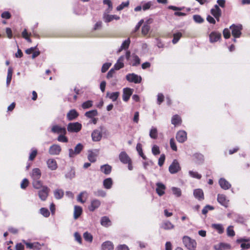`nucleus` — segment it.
Instances as JSON below:
<instances>
[{
    "mask_svg": "<svg viewBox=\"0 0 250 250\" xmlns=\"http://www.w3.org/2000/svg\"><path fill=\"white\" fill-rule=\"evenodd\" d=\"M229 28L231 29L232 35L234 38H238L240 37L242 34L241 31L243 29L242 25L241 24L235 25L233 24L230 26ZM233 41L235 42L236 39H234Z\"/></svg>",
    "mask_w": 250,
    "mask_h": 250,
    "instance_id": "7ed1b4c3",
    "label": "nucleus"
},
{
    "mask_svg": "<svg viewBox=\"0 0 250 250\" xmlns=\"http://www.w3.org/2000/svg\"><path fill=\"white\" fill-rule=\"evenodd\" d=\"M231 247L229 244H225L223 243H220L217 246H215L214 248L216 250H229Z\"/></svg>",
    "mask_w": 250,
    "mask_h": 250,
    "instance_id": "c85d7f7f",
    "label": "nucleus"
},
{
    "mask_svg": "<svg viewBox=\"0 0 250 250\" xmlns=\"http://www.w3.org/2000/svg\"><path fill=\"white\" fill-rule=\"evenodd\" d=\"M165 158V155L164 154H162L158 160V165L160 167H162L164 165Z\"/></svg>",
    "mask_w": 250,
    "mask_h": 250,
    "instance_id": "e2e57ef3",
    "label": "nucleus"
},
{
    "mask_svg": "<svg viewBox=\"0 0 250 250\" xmlns=\"http://www.w3.org/2000/svg\"><path fill=\"white\" fill-rule=\"evenodd\" d=\"M182 36V34L181 32H177L173 34V39L172 40V43L173 44L176 43Z\"/></svg>",
    "mask_w": 250,
    "mask_h": 250,
    "instance_id": "49530a36",
    "label": "nucleus"
},
{
    "mask_svg": "<svg viewBox=\"0 0 250 250\" xmlns=\"http://www.w3.org/2000/svg\"><path fill=\"white\" fill-rule=\"evenodd\" d=\"M119 94L120 93L119 92H115L111 93L107 92L106 96L108 97L110 99L112 100V101L114 102L117 100L119 96Z\"/></svg>",
    "mask_w": 250,
    "mask_h": 250,
    "instance_id": "e433bc0d",
    "label": "nucleus"
},
{
    "mask_svg": "<svg viewBox=\"0 0 250 250\" xmlns=\"http://www.w3.org/2000/svg\"><path fill=\"white\" fill-rule=\"evenodd\" d=\"M130 43V40L128 38L127 40H125L123 43L122 44L120 48L117 51V52L119 53L120 52H121L123 49H128Z\"/></svg>",
    "mask_w": 250,
    "mask_h": 250,
    "instance_id": "473e14b6",
    "label": "nucleus"
},
{
    "mask_svg": "<svg viewBox=\"0 0 250 250\" xmlns=\"http://www.w3.org/2000/svg\"><path fill=\"white\" fill-rule=\"evenodd\" d=\"M173 193L176 197H180L181 195V191L179 188L173 187L172 188Z\"/></svg>",
    "mask_w": 250,
    "mask_h": 250,
    "instance_id": "4d7b16f0",
    "label": "nucleus"
},
{
    "mask_svg": "<svg viewBox=\"0 0 250 250\" xmlns=\"http://www.w3.org/2000/svg\"><path fill=\"white\" fill-rule=\"evenodd\" d=\"M124 60V57L123 56H121L118 60L117 62L114 64V68L115 70H119L124 67V64L123 61Z\"/></svg>",
    "mask_w": 250,
    "mask_h": 250,
    "instance_id": "a878e982",
    "label": "nucleus"
},
{
    "mask_svg": "<svg viewBox=\"0 0 250 250\" xmlns=\"http://www.w3.org/2000/svg\"><path fill=\"white\" fill-rule=\"evenodd\" d=\"M97 155L92 151H89L87 156L88 160L91 163H94L96 161Z\"/></svg>",
    "mask_w": 250,
    "mask_h": 250,
    "instance_id": "c9c22d12",
    "label": "nucleus"
},
{
    "mask_svg": "<svg viewBox=\"0 0 250 250\" xmlns=\"http://www.w3.org/2000/svg\"><path fill=\"white\" fill-rule=\"evenodd\" d=\"M92 140L94 142L99 141L102 137V133L101 130L98 129L94 130L91 134Z\"/></svg>",
    "mask_w": 250,
    "mask_h": 250,
    "instance_id": "f3484780",
    "label": "nucleus"
},
{
    "mask_svg": "<svg viewBox=\"0 0 250 250\" xmlns=\"http://www.w3.org/2000/svg\"><path fill=\"white\" fill-rule=\"evenodd\" d=\"M79 114L76 109L70 110L66 115L67 119L68 121H72L78 118Z\"/></svg>",
    "mask_w": 250,
    "mask_h": 250,
    "instance_id": "2eb2a0df",
    "label": "nucleus"
},
{
    "mask_svg": "<svg viewBox=\"0 0 250 250\" xmlns=\"http://www.w3.org/2000/svg\"><path fill=\"white\" fill-rule=\"evenodd\" d=\"M114 246L110 241H106L102 245V250H113Z\"/></svg>",
    "mask_w": 250,
    "mask_h": 250,
    "instance_id": "cd10ccee",
    "label": "nucleus"
},
{
    "mask_svg": "<svg viewBox=\"0 0 250 250\" xmlns=\"http://www.w3.org/2000/svg\"><path fill=\"white\" fill-rule=\"evenodd\" d=\"M42 173L41 170L38 168H35L32 169L31 178L33 180H39L41 177Z\"/></svg>",
    "mask_w": 250,
    "mask_h": 250,
    "instance_id": "6ab92c4d",
    "label": "nucleus"
},
{
    "mask_svg": "<svg viewBox=\"0 0 250 250\" xmlns=\"http://www.w3.org/2000/svg\"><path fill=\"white\" fill-rule=\"evenodd\" d=\"M227 235L230 237H233L235 235V233L233 230V227L232 226H229L228 227L227 229Z\"/></svg>",
    "mask_w": 250,
    "mask_h": 250,
    "instance_id": "8fccbe9b",
    "label": "nucleus"
},
{
    "mask_svg": "<svg viewBox=\"0 0 250 250\" xmlns=\"http://www.w3.org/2000/svg\"><path fill=\"white\" fill-rule=\"evenodd\" d=\"M29 183V181L27 179H23L21 184V188L22 189H25L28 186Z\"/></svg>",
    "mask_w": 250,
    "mask_h": 250,
    "instance_id": "13d9d810",
    "label": "nucleus"
},
{
    "mask_svg": "<svg viewBox=\"0 0 250 250\" xmlns=\"http://www.w3.org/2000/svg\"><path fill=\"white\" fill-rule=\"evenodd\" d=\"M62 150L61 146L58 145H53L49 148V153L52 155H59Z\"/></svg>",
    "mask_w": 250,
    "mask_h": 250,
    "instance_id": "ddd939ff",
    "label": "nucleus"
},
{
    "mask_svg": "<svg viewBox=\"0 0 250 250\" xmlns=\"http://www.w3.org/2000/svg\"><path fill=\"white\" fill-rule=\"evenodd\" d=\"M156 185L157 187L156 188V193L160 196L163 195L165 193V190L166 188V187L165 186V185L159 182L157 183Z\"/></svg>",
    "mask_w": 250,
    "mask_h": 250,
    "instance_id": "dca6fc26",
    "label": "nucleus"
},
{
    "mask_svg": "<svg viewBox=\"0 0 250 250\" xmlns=\"http://www.w3.org/2000/svg\"><path fill=\"white\" fill-rule=\"evenodd\" d=\"M223 34L224 37L226 39H229L230 37V31L228 28H225L223 30Z\"/></svg>",
    "mask_w": 250,
    "mask_h": 250,
    "instance_id": "69168bd1",
    "label": "nucleus"
},
{
    "mask_svg": "<svg viewBox=\"0 0 250 250\" xmlns=\"http://www.w3.org/2000/svg\"><path fill=\"white\" fill-rule=\"evenodd\" d=\"M152 153L154 155H158L160 153V150L159 147L155 145L152 147Z\"/></svg>",
    "mask_w": 250,
    "mask_h": 250,
    "instance_id": "5fc2aeb1",
    "label": "nucleus"
},
{
    "mask_svg": "<svg viewBox=\"0 0 250 250\" xmlns=\"http://www.w3.org/2000/svg\"><path fill=\"white\" fill-rule=\"evenodd\" d=\"M211 14L215 17H221L222 15V11L218 5H215L213 8L210 10Z\"/></svg>",
    "mask_w": 250,
    "mask_h": 250,
    "instance_id": "b1692460",
    "label": "nucleus"
},
{
    "mask_svg": "<svg viewBox=\"0 0 250 250\" xmlns=\"http://www.w3.org/2000/svg\"><path fill=\"white\" fill-rule=\"evenodd\" d=\"M98 114V111L96 109L90 110L85 113L84 115L88 118H93L97 116Z\"/></svg>",
    "mask_w": 250,
    "mask_h": 250,
    "instance_id": "f704fd0d",
    "label": "nucleus"
},
{
    "mask_svg": "<svg viewBox=\"0 0 250 250\" xmlns=\"http://www.w3.org/2000/svg\"><path fill=\"white\" fill-rule=\"evenodd\" d=\"M93 105V101L91 100H88L86 102H83L82 104V107L83 109H88L92 107Z\"/></svg>",
    "mask_w": 250,
    "mask_h": 250,
    "instance_id": "a18cd8bd",
    "label": "nucleus"
},
{
    "mask_svg": "<svg viewBox=\"0 0 250 250\" xmlns=\"http://www.w3.org/2000/svg\"><path fill=\"white\" fill-rule=\"evenodd\" d=\"M101 205V202L97 199H94L91 201L88 209L91 211H94L96 209L98 208Z\"/></svg>",
    "mask_w": 250,
    "mask_h": 250,
    "instance_id": "a211bd4d",
    "label": "nucleus"
},
{
    "mask_svg": "<svg viewBox=\"0 0 250 250\" xmlns=\"http://www.w3.org/2000/svg\"><path fill=\"white\" fill-rule=\"evenodd\" d=\"M149 136L151 138L156 139L158 137V131L156 128L152 127L149 132Z\"/></svg>",
    "mask_w": 250,
    "mask_h": 250,
    "instance_id": "37998d69",
    "label": "nucleus"
},
{
    "mask_svg": "<svg viewBox=\"0 0 250 250\" xmlns=\"http://www.w3.org/2000/svg\"><path fill=\"white\" fill-rule=\"evenodd\" d=\"M83 146L79 143L76 145L74 149L72 148L69 149V156L70 157H74L76 155L79 154L83 149Z\"/></svg>",
    "mask_w": 250,
    "mask_h": 250,
    "instance_id": "0eeeda50",
    "label": "nucleus"
},
{
    "mask_svg": "<svg viewBox=\"0 0 250 250\" xmlns=\"http://www.w3.org/2000/svg\"><path fill=\"white\" fill-rule=\"evenodd\" d=\"M182 122V119L179 115L176 114L172 116L171 118V124L175 126L180 125Z\"/></svg>",
    "mask_w": 250,
    "mask_h": 250,
    "instance_id": "4be33fe9",
    "label": "nucleus"
},
{
    "mask_svg": "<svg viewBox=\"0 0 250 250\" xmlns=\"http://www.w3.org/2000/svg\"><path fill=\"white\" fill-rule=\"evenodd\" d=\"M169 143H170V146L171 148L173 151H177V146H176V143L175 142V140H174V138H171L170 139Z\"/></svg>",
    "mask_w": 250,
    "mask_h": 250,
    "instance_id": "bf43d9fd",
    "label": "nucleus"
},
{
    "mask_svg": "<svg viewBox=\"0 0 250 250\" xmlns=\"http://www.w3.org/2000/svg\"><path fill=\"white\" fill-rule=\"evenodd\" d=\"M189 174L193 178H195L198 179H200L202 177V176L201 174H199L196 171H189Z\"/></svg>",
    "mask_w": 250,
    "mask_h": 250,
    "instance_id": "6e6d98bb",
    "label": "nucleus"
},
{
    "mask_svg": "<svg viewBox=\"0 0 250 250\" xmlns=\"http://www.w3.org/2000/svg\"><path fill=\"white\" fill-rule=\"evenodd\" d=\"M136 150L138 151L139 155L144 159L146 160V157L144 155L143 152V149H142V145L140 143H138L136 146Z\"/></svg>",
    "mask_w": 250,
    "mask_h": 250,
    "instance_id": "4c0bfd02",
    "label": "nucleus"
},
{
    "mask_svg": "<svg viewBox=\"0 0 250 250\" xmlns=\"http://www.w3.org/2000/svg\"><path fill=\"white\" fill-rule=\"evenodd\" d=\"M65 134H61L57 138L59 142L67 143L68 141V138L65 136Z\"/></svg>",
    "mask_w": 250,
    "mask_h": 250,
    "instance_id": "864d4df0",
    "label": "nucleus"
},
{
    "mask_svg": "<svg viewBox=\"0 0 250 250\" xmlns=\"http://www.w3.org/2000/svg\"><path fill=\"white\" fill-rule=\"evenodd\" d=\"M214 208L210 205H206L202 209V212L203 214L206 215L209 210H213Z\"/></svg>",
    "mask_w": 250,
    "mask_h": 250,
    "instance_id": "680f3d73",
    "label": "nucleus"
},
{
    "mask_svg": "<svg viewBox=\"0 0 250 250\" xmlns=\"http://www.w3.org/2000/svg\"><path fill=\"white\" fill-rule=\"evenodd\" d=\"M32 185L34 188L39 189L43 188L44 186H43L42 182L39 180H35L32 181Z\"/></svg>",
    "mask_w": 250,
    "mask_h": 250,
    "instance_id": "7c9ffc66",
    "label": "nucleus"
},
{
    "mask_svg": "<svg viewBox=\"0 0 250 250\" xmlns=\"http://www.w3.org/2000/svg\"><path fill=\"white\" fill-rule=\"evenodd\" d=\"M217 201L222 206L227 207L229 201L227 199L226 196L224 194H219L217 195Z\"/></svg>",
    "mask_w": 250,
    "mask_h": 250,
    "instance_id": "412c9836",
    "label": "nucleus"
},
{
    "mask_svg": "<svg viewBox=\"0 0 250 250\" xmlns=\"http://www.w3.org/2000/svg\"><path fill=\"white\" fill-rule=\"evenodd\" d=\"M13 74V68L12 67H9L8 69L7 75L6 78V84L7 86L9 85L12 80Z\"/></svg>",
    "mask_w": 250,
    "mask_h": 250,
    "instance_id": "58836bf2",
    "label": "nucleus"
},
{
    "mask_svg": "<svg viewBox=\"0 0 250 250\" xmlns=\"http://www.w3.org/2000/svg\"><path fill=\"white\" fill-rule=\"evenodd\" d=\"M150 30V26L147 24H145L142 28V33L144 35H146L148 34Z\"/></svg>",
    "mask_w": 250,
    "mask_h": 250,
    "instance_id": "3c124183",
    "label": "nucleus"
},
{
    "mask_svg": "<svg viewBox=\"0 0 250 250\" xmlns=\"http://www.w3.org/2000/svg\"><path fill=\"white\" fill-rule=\"evenodd\" d=\"M193 20L197 23H202L204 21L203 19L198 15H194Z\"/></svg>",
    "mask_w": 250,
    "mask_h": 250,
    "instance_id": "338daca9",
    "label": "nucleus"
},
{
    "mask_svg": "<svg viewBox=\"0 0 250 250\" xmlns=\"http://www.w3.org/2000/svg\"><path fill=\"white\" fill-rule=\"evenodd\" d=\"M111 64L110 63H105L103 64L102 67L101 71L103 73L105 72L110 67Z\"/></svg>",
    "mask_w": 250,
    "mask_h": 250,
    "instance_id": "774afa93",
    "label": "nucleus"
},
{
    "mask_svg": "<svg viewBox=\"0 0 250 250\" xmlns=\"http://www.w3.org/2000/svg\"><path fill=\"white\" fill-rule=\"evenodd\" d=\"M47 165L48 168L52 170H56L58 167L57 162L54 159H49L47 161Z\"/></svg>",
    "mask_w": 250,
    "mask_h": 250,
    "instance_id": "5701e85b",
    "label": "nucleus"
},
{
    "mask_svg": "<svg viewBox=\"0 0 250 250\" xmlns=\"http://www.w3.org/2000/svg\"><path fill=\"white\" fill-rule=\"evenodd\" d=\"M180 164L176 159H174L169 166L168 170L171 174H175L181 170Z\"/></svg>",
    "mask_w": 250,
    "mask_h": 250,
    "instance_id": "423d86ee",
    "label": "nucleus"
},
{
    "mask_svg": "<svg viewBox=\"0 0 250 250\" xmlns=\"http://www.w3.org/2000/svg\"><path fill=\"white\" fill-rule=\"evenodd\" d=\"M101 224L102 226L107 227L110 225V221L108 217L104 216L101 218Z\"/></svg>",
    "mask_w": 250,
    "mask_h": 250,
    "instance_id": "ea45409f",
    "label": "nucleus"
},
{
    "mask_svg": "<svg viewBox=\"0 0 250 250\" xmlns=\"http://www.w3.org/2000/svg\"><path fill=\"white\" fill-rule=\"evenodd\" d=\"M162 228L165 229H170L174 228V225L170 221H167L162 224Z\"/></svg>",
    "mask_w": 250,
    "mask_h": 250,
    "instance_id": "a19ab883",
    "label": "nucleus"
},
{
    "mask_svg": "<svg viewBox=\"0 0 250 250\" xmlns=\"http://www.w3.org/2000/svg\"><path fill=\"white\" fill-rule=\"evenodd\" d=\"M219 184L221 188L225 190H227L230 188L231 185L225 178H221L219 181Z\"/></svg>",
    "mask_w": 250,
    "mask_h": 250,
    "instance_id": "aec40b11",
    "label": "nucleus"
},
{
    "mask_svg": "<svg viewBox=\"0 0 250 250\" xmlns=\"http://www.w3.org/2000/svg\"><path fill=\"white\" fill-rule=\"evenodd\" d=\"M40 212L43 216L45 217H48L50 215L49 210L46 208H41L40 209Z\"/></svg>",
    "mask_w": 250,
    "mask_h": 250,
    "instance_id": "052dcab7",
    "label": "nucleus"
},
{
    "mask_svg": "<svg viewBox=\"0 0 250 250\" xmlns=\"http://www.w3.org/2000/svg\"><path fill=\"white\" fill-rule=\"evenodd\" d=\"M183 243L185 247L188 250H193L196 248V241L188 236H184L183 237Z\"/></svg>",
    "mask_w": 250,
    "mask_h": 250,
    "instance_id": "f03ea898",
    "label": "nucleus"
},
{
    "mask_svg": "<svg viewBox=\"0 0 250 250\" xmlns=\"http://www.w3.org/2000/svg\"><path fill=\"white\" fill-rule=\"evenodd\" d=\"M54 194L56 199H60L63 196L64 192L62 189H56L54 191Z\"/></svg>",
    "mask_w": 250,
    "mask_h": 250,
    "instance_id": "79ce46f5",
    "label": "nucleus"
},
{
    "mask_svg": "<svg viewBox=\"0 0 250 250\" xmlns=\"http://www.w3.org/2000/svg\"><path fill=\"white\" fill-rule=\"evenodd\" d=\"M193 195L196 198L200 201L204 199V192L201 189H195L193 191Z\"/></svg>",
    "mask_w": 250,
    "mask_h": 250,
    "instance_id": "393cba45",
    "label": "nucleus"
},
{
    "mask_svg": "<svg viewBox=\"0 0 250 250\" xmlns=\"http://www.w3.org/2000/svg\"><path fill=\"white\" fill-rule=\"evenodd\" d=\"M177 141L180 143L185 142L187 140V134L184 130H179L176 135Z\"/></svg>",
    "mask_w": 250,
    "mask_h": 250,
    "instance_id": "1a4fd4ad",
    "label": "nucleus"
},
{
    "mask_svg": "<svg viewBox=\"0 0 250 250\" xmlns=\"http://www.w3.org/2000/svg\"><path fill=\"white\" fill-rule=\"evenodd\" d=\"M119 159L123 164H127L129 170L133 169L132 160L126 152L122 151L119 155Z\"/></svg>",
    "mask_w": 250,
    "mask_h": 250,
    "instance_id": "f257e3e1",
    "label": "nucleus"
},
{
    "mask_svg": "<svg viewBox=\"0 0 250 250\" xmlns=\"http://www.w3.org/2000/svg\"><path fill=\"white\" fill-rule=\"evenodd\" d=\"M51 131L54 133L66 134V130L65 127H61L58 125H53L51 128Z\"/></svg>",
    "mask_w": 250,
    "mask_h": 250,
    "instance_id": "4468645a",
    "label": "nucleus"
},
{
    "mask_svg": "<svg viewBox=\"0 0 250 250\" xmlns=\"http://www.w3.org/2000/svg\"><path fill=\"white\" fill-rule=\"evenodd\" d=\"M82 127L81 124L79 122L70 123L67 125V130L70 132H78Z\"/></svg>",
    "mask_w": 250,
    "mask_h": 250,
    "instance_id": "20e7f679",
    "label": "nucleus"
},
{
    "mask_svg": "<svg viewBox=\"0 0 250 250\" xmlns=\"http://www.w3.org/2000/svg\"><path fill=\"white\" fill-rule=\"evenodd\" d=\"M108 13L105 11L103 14V19L105 22H109L114 20H119L120 18L119 16L116 15H109Z\"/></svg>",
    "mask_w": 250,
    "mask_h": 250,
    "instance_id": "9d476101",
    "label": "nucleus"
},
{
    "mask_svg": "<svg viewBox=\"0 0 250 250\" xmlns=\"http://www.w3.org/2000/svg\"><path fill=\"white\" fill-rule=\"evenodd\" d=\"M83 236L85 241L89 242H91L92 241L93 236L90 233L85 232L83 233Z\"/></svg>",
    "mask_w": 250,
    "mask_h": 250,
    "instance_id": "603ef678",
    "label": "nucleus"
},
{
    "mask_svg": "<svg viewBox=\"0 0 250 250\" xmlns=\"http://www.w3.org/2000/svg\"><path fill=\"white\" fill-rule=\"evenodd\" d=\"M87 198V194L85 191L81 192L78 196V201L84 203L85 202Z\"/></svg>",
    "mask_w": 250,
    "mask_h": 250,
    "instance_id": "c756f323",
    "label": "nucleus"
},
{
    "mask_svg": "<svg viewBox=\"0 0 250 250\" xmlns=\"http://www.w3.org/2000/svg\"><path fill=\"white\" fill-rule=\"evenodd\" d=\"M126 79L130 83H139L142 82V77L135 73L128 74L126 76Z\"/></svg>",
    "mask_w": 250,
    "mask_h": 250,
    "instance_id": "39448f33",
    "label": "nucleus"
},
{
    "mask_svg": "<svg viewBox=\"0 0 250 250\" xmlns=\"http://www.w3.org/2000/svg\"><path fill=\"white\" fill-rule=\"evenodd\" d=\"M82 211L83 210L82 207L75 206L74 207V218L75 219H77L78 217H79L82 214Z\"/></svg>",
    "mask_w": 250,
    "mask_h": 250,
    "instance_id": "2f4dec72",
    "label": "nucleus"
},
{
    "mask_svg": "<svg viewBox=\"0 0 250 250\" xmlns=\"http://www.w3.org/2000/svg\"><path fill=\"white\" fill-rule=\"evenodd\" d=\"M221 38V34L219 32L213 31L209 35V42L214 43L218 41Z\"/></svg>",
    "mask_w": 250,
    "mask_h": 250,
    "instance_id": "f8f14e48",
    "label": "nucleus"
},
{
    "mask_svg": "<svg viewBox=\"0 0 250 250\" xmlns=\"http://www.w3.org/2000/svg\"><path fill=\"white\" fill-rule=\"evenodd\" d=\"M113 185V181L111 178H108L104 180L103 185L105 188L110 189Z\"/></svg>",
    "mask_w": 250,
    "mask_h": 250,
    "instance_id": "72a5a7b5",
    "label": "nucleus"
},
{
    "mask_svg": "<svg viewBox=\"0 0 250 250\" xmlns=\"http://www.w3.org/2000/svg\"><path fill=\"white\" fill-rule=\"evenodd\" d=\"M100 169L103 173L108 175L111 173L112 167L107 164L101 166Z\"/></svg>",
    "mask_w": 250,
    "mask_h": 250,
    "instance_id": "bb28decb",
    "label": "nucleus"
},
{
    "mask_svg": "<svg viewBox=\"0 0 250 250\" xmlns=\"http://www.w3.org/2000/svg\"><path fill=\"white\" fill-rule=\"evenodd\" d=\"M212 227L213 229H216L220 234L223 233L224 229L221 224H212Z\"/></svg>",
    "mask_w": 250,
    "mask_h": 250,
    "instance_id": "c03bdc74",
    "label": "nucleus"
},
{
    "mask_svg": "<svg viewBox=\"0 0 250 250\" xmlns=\"http://www.w3.org/2000/svg\"><path fill=\"white\" fill-rule=\"evenodd\" d=\"M49 191L50 189L47 186H44L43 188L39 190L38 192V195L41 200L42 201L46 200L48 196Z\"/></svg>",
    "mask_w": 250,
    "mask_h": 250,
    "instance_id": "6e6552de",
    "label": "nucleus"
},
{
    "mask_svg": "<svg viewBox=\"0 0 250 250\" xmlns=\"http://www.w3.org/2000/svg\"><path fill=\"white\" fill-rule=\"evenodd\" d=\"M103 3L104 4H106L108 5V8L105 10L107 13L110 12L113 8L112 4L110 0H104Z\"/></svg>",
    "mask_w": 250,
    "mask_h": 250,
    "instance_id": "de8ad7c7",
    "label": "nucleus"
},
{
    "mask_svg": "<svg viewBox=\"0 0 250 250\" xmlns=\"http://www.w3.org/2000/svg\"><path fill=\"white\" fill-rule=\"evenodd\" d=\"M133 92V89L130 88H124L123 89V100L124 101L126 102L130 99V96L132 94Z\"/></svg>",
    "mask_w": 250,
    "mask_h": 250,
    "instance_id": "9b49d317",
    "label": "nucleus"
},
{
    "mask_svg": "<svg viewBox=\"0 0 250 250\" xmlns=\"http://www.w3.org/2000/svg\"><path fill=\"white\" fill-rule=\"evenodd\" d=\"M133 62L132 63L133 66H137L140 63V59L137 55L133 56Z\"/></svg>",
    "mask_w": 250,
    "mask_h": 250,
    "instance_id": "0e129e2a",
    "label": "nucleus"
},
{
    "mask_svg": "<svg viewBox=\"0 0 250 250\" xmlns=\"http://www.w3.org/2000/svg\"><path fill=\"white\" fill-rule=\"evenodd\" d=\"M38 154V151L35 148H32L31 149V152L30 153L29 160L30 161H33L36 158L37 155Z\"/></svg>",
    "mask_w": 250,
    "mask_h": 250,
    "instance_id": "09e8293b",
    "label": "nucleus"
}]
</instances>
